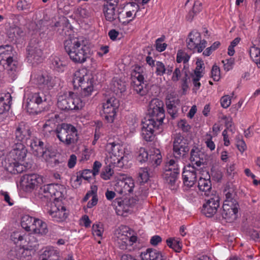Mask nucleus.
<instances>
[{"label": "nucleus", "mask_w": 260, "mask_h": 260, "mask_svg": "<svg viewBox=\"0 0 260 260\" xmlns=\"http://www.w3.org/2000/svg\"><path fill=\"white\" fill-rule=\"evenodd\" d=\"M130 228L126 226H121L119 229L117 236V243L118 246L121 249H125L127 248L128 244L125 242H123V240H126V241H130Z\"/></svg>", "instance_id": "nucleus-25"}, {"label": "nucleus", "mask_w": 260, "mask_h": 260, "mask_svg": "<svg viewBox=\"0 0 260 260\" xmlns=\"http://www.w3.org/2000/svg\"><path fill=\"white\" fill-rule=\"evenodd\" d=\"M219 207V198L218 196L211 194L209 199L206 200L202 208V212L207 217H212L217 211Z\"/></svg>", "instance_id": "nucleus-15"}, {"label": "nucleus", "mask_w": 260, "mask_h": 260, "mask_svg": "<svg viewBox=\"0 0 260 260\" xmlns=\"http://www.w3.org/2000/svg\"><path fill=\"white\" fill-rule=\"evenodd\" d=\"M172 76L171 80L173 82L178 81L181 78V73L179 68H176L173 72H172Z\"/></svg>", "instance_id": "nucleus-62"}, {"label": "nucleus", "mask_w": 260, "mask_h": 260, "mask_svg": "<svg viewBox=\"0 0 260 260\" xmlns=\"http://www.w3.org/2000/svg\"><path fill=\"white\" fill-rule=\"evenodd\" d=\"M17 160L10 161L8 160L5 165V170L12 174H15V171Z\"/></svg>", "instance_id": "nucleus-56"}, {"label": "nucleus", "mask_w": 260, "mask_h": 260, "mask_svg": "<svg viewBox=\"0 0 260 260\" xmlns=\"http://www.w3.org/2000/svg\"><path fill=\"white\" fill-rule=\"evenodd\" d=\"M187 48L193 52H201L206 47L207 41L202 40L200 32L196 30L191 31L186 41Z\"/></svg>", "instance_id": "nucleus-7"}, {"label": "nucleus", "mask_w": 260, "mask_h": 260, "mask_svg": "<svg viewBox=\"0 0 260 260\" xmlns=\"http://www.w3.org/2000/svg\"><path fill=\"white\" fill-rule=\"evenodd\" d=\"M119 106V100L115 97L108 98L106 102L103 103L104 116L107 122L110 123L113 122Z\"/></svg>", "instance_id": "nucleus-9"}, {"label": "nucleus", "mask_w": 260, "mask_h": 260, "mask_svg": "<svg viewBox=\"0 0 260 260\" xmlns=\"http://www.w3.org/2000/svg\"><path fill=\"white\" fill-rule=\"evenodd\" d=\"M167 245L176 252H179L181 247L179 241L173 238H170L166 241Z\"/></svg>", "instance_id": "nucleus-49"}, {"label": "nucleus", "mask_w": 260, "mask_h": 260, "mask_svg": "<svg viewBox=\"0 0 260 260\" xmlns=\"http://www.w3.org/2000/svg\"><path fill=\"white\" fill-rule=\"evenodd\" d=\"M162 101L158 99L151 101L148 109L149 118L147 119H154L158 124H161L165 117Z\"/></svg>", "instance_id": "nucleus-6"}, {"label": "nucleus", "mask_w": 260, "mask_h": 260, "mask_svg": "<svg viewBox=\"0 0 260 260\" xmlns=\"http://www.w3.org/2000/svg\"><path fill=\"white\" fill-rule=\"evenodd\" d=\"M201 175L199 177L198 181V188L202 192V194L209 196L211 193V182L209 173L204 169L199 170Z\"/></svg>", "instance_id": "nucleus-16"}, {"label": "nucleus", "mask_w": 260, "mask_h": 260, "mask_svg": "<svg viewBox=\"0 0 260 260\" xmlns=\"http://www.w3.org/2000/svg\"><path fill=\"white\" fill-rule=\"evenodd\" d=\"M205 143L206 146L211 151H213L215 148V144L212 141V136L209 133H207L205 136Z\"/></svg>", "instance_id": "nucleus-52"}, {"label": "nucleus", "mask_w": 260, "mask_h": 260, "mask_svg": "<svg viewBox=\"0 0 260 260\" xmlns=\"http://www.w3.org/2000/svg\"><path fill=\"white\" fill-rule=\"evenodd\" d=\"M179 173L171 172H164V178L166 183L169 185V188L173 190L176 188V182Z\"/></svg>", "instance_id": "nucleus-33"}, {"label": "nucleus", "mask_w": 260, "mask_h": 260, "mask_svg": "<svg viewBox=\"0 0 260 260\" xmlns=\"http://www.w3.org/2000/svg\"><path fill=\"white\" fill-rule=\"evenodd\" d=\"M39 193L42 194L44 197L49 198V184L44 185L40 188Z\"/></svg>", "instance_id": "nucleus-61"}, {"label": "nucleus", "mask_w": 260, "mask_h": 260, "mask_svg": "<svg viewBox=\"0 0 260 260\" xmlns=\"http://www.w3.org/2000/svg\"><path fill=\"white\" fill-rule=\"evenodd\" d=\"M144 72L143 67L140 66L133 67L131 71V86L137 93L141 96L146 93L144 89Z\"/></svg>", "instance_id": "nucleus-5"}, {"label": "nucleus", "mask_w": 260, "mask_h": 260, "mask_svg": "<svg viewBox=\"0 0 260 260\" xmlns=\"http://www.w3.org/2000/svg\"><path fill=\"white\" fill-rule=\"evenodd\" d=\"M178 126L184 132H188L191 128L190 125L185 119H181L178 121Z\"/></svg>", "instance_id": "nucleus-55"}, {"label": "nucleus", "mask_w": 260, "mask_h": 260, "mask_svg": "<svg viewBox=\"0 0 260 260\" xmlns=\"http://www.w3.org/2000/svg\"><path fill=\"white\" fill-rule=\"evenodd\" d=\"M31 134L29 126L25 122L21 121L16 126L14 132L15 142L23 143L30 138Z\"/></svg>", "instance_id": "nucleus-18"}, {"label": "nucleus", "mask_w": 260, "mask_h": 260, "mask_svg": "<svg viewBox=\"0 0 260 260\" xmlns=\"http://www.w3.org/2000/svg\"><path fill=\"white\" fill-rule=\"evenodd\" d=\"M43 182L42 177L37 174H25L21 177L20 185L25 191H31Z\"/></svg>", "instance_id": "nucleus-10"}, {"label": "nucleus", "mask_w": 260, "mask_h": 260, "mask_svg": "<svg viewBox=\"0 0 260 260\" xmlns=\"http://www.w3.org/2000/svg\"><path fill=\"white\" fill-rule=\"evenodd\" d=\"M137 157L140 162H145L149 159L152 162H154L156 166L160 164L161 159V155L159 149H153L149 154L146 149L142 147L140 148Z\"/></svg>", "instance_id": "nucleus-11"}, {"label": "nucleus", "mask_w": 260, "mask_h": 260, "mask_svg": "<svg viewBox=\"0 0 260 260\" xmlns=\"http://www.w3.org/2000/svg\"><path fill=\"white\" fill-rule=\"evenodd\" d=\"M165 40L164 37H161L160 38L156 39L155 41V48L157 51L158 52H162L164 51L167 47V44L165 43H163Z\"/></svg>", "instance_id": "nucleus-51"}, {"label": "nucleus", "mask_w": 260, "mask_h": 260, "mask_svg": "<svg viewBox=\"0 0 260 260\" xmlns=\"http://www.w3.org/2000/svg\"><path fill=\"white\" fill-rule=\"evenodd\" d=\"M10 154L14 160L23 161L26 156L27 150L23 143H14Z\"/></svg>", "instance_id": "nucleus-23"}, {"label": "nucleus", "mask_w": 260, "mask_h": 260, "mask_svg": "<svg viewBox=\"0 0 260 260\" xmlns=\"http://www.w3.org/2000/svg\"><path fill=\"white\" fill-rule=\"evenodd\" d=\"M141 260H163L164 255L160 251L153 248H147L140 254Z\"/></svg>", "instance_id": "nucleus-26"}, {"label": "nucleus", "mask_w": 260, "mask_h": 260, "mask_svg": "<svg viewBox=\"0 0 260 260\" xmlns=\"http://www.w3.org/2000/svg\"><path fill=\"white\" fill-rule=\"evenodd\" d=\"M36 83L40 88L49 90L55 86V78L48 74H39L35 77Z\"/></svg>", "instance_id": "nucleus-21"}, {"label": "nucleus", "mask_w": 260, "mask_h": 260, "mask_svg": "<svg viewBox=\"0 0 260 260\" xmlns=\"http://www.w3.org/2000/svg\"><path fill=\"white\" fill-rule=\"evenodd\" d=\"M155 73L158 76H162L165 74L170 75L173 71L172 66L166 67L163 62L157 61L155 62Z\"/></svg>", "instance_id": "nucleus-31"}, {"label": "nucleus", "mask_w": 260, "mask_h": 260, "mask_svg": "<svg viewBox=\"0 0 260 260\" xmlns=\"http://www.w3.org/2000/svg\"><path fill=\"white\" fill-rule=\"evenodd\" d=\"M39 260H58V255L54 250H46L40 255Z\"/></svg>", "instance_id": "nucleus-39"}, {"label": "nucleus", "mask_w": 260, "mask_h": 260, "mask_svg": "<svg viewBox=\"0 0 260 260\" xmlns=\"http://www.w3.org/2000/svg\"><path fill=\"white\" fill-rule=\"evenodd\" d=\"M85 101L81 99L75 93L69 91L58 96L57 105L60 110L69 112L82 109L85 105Z\"/></svg>", "instance_id": "nucleus-2"}, {"label": "nucleus", "mask_w": 260, "mask_h": 260, "mask_svg": "<svg viewBox=\"0 0 260 260\" xmlns=\"http://www.w3.org/2000/svg\"><path fill=\"white\" fill-rule=\"evenodd\" d=\"M86 44L83 38H69L64 42V48L74 62L82 63L90 57V49Z\"/></svg>", "instance_id": "nucleus-1"}, {"label": "nucleus", "mask_w": 260, "mask_h": 260, "mask_svg": "<svg viewBox=\"0 0 260 260\" xmlns=\"http://www.w3.org/2000/svg\"><path fill=\"white\" fill-rule=\"evenodd\" d=\"M236 145L238 150L241 152H243L247 148L245 142L240 137L237 138L236 139Z\"/></svg>", "instance_id": "nucleus-60"}, {"label": "nucleus", "mask_w": 260, "mask_h": 260, "mask_svg": "<svg viewBox=\"0 0 260 260\" xmlns=\"http://www.w3.org/2000/svg\"><path fill=\"white\" fill-rule=\"evenodd\" d=\"M114 174V171L111 168L110 165L105 167L101 173V177L104 180H107L110 179Z\"/></svg>", "instance_id": "nucleus-46"}, {"label": "nucleus", "mask_w": 260, "mask_h": 260, "mask_svg": "<svg viewBox=\"0 0 260 260\" xmlns=\"http://www.w3.org/2000/svg\"><path fill=\"white\" fill-rule=\"evenodd\" d=\"M118 80L114 79L110 84V89L116 94L118 95Z\"/></svg>", "instance_id": "nucleus-63"}, {"label": "nucleus", "mask_w": 260, "mask_h": 260, "mask_svg": "<svg viewBox=\"0 0 260 260\" xmlns=\"http://www.w3.org/2000/svg\"><path fill=\"white\" fill-rule=\"evenodd\" d=\"M27 99L43 107L50 100V96L49 94L41 91L29 93Z\"/></svg>", "instance_id": "nucleus-28"}, {"label": "nucleus", "mask_w": 260, "mask_h": 260, "mask_svg": "<svg viewBox=\"0 0 260 260\" xmlns=\"http://www.w3.org/2000/svg\"><path fill=\"white\" fill-rule=\"evenodd\" d=\"M188 150L187 140L181 135H176L173 142V154L175 157L180 158L183 157Z\"/></svg>", "instance_id": "nucleus-14"}, {"label": "nucleus", "mask_w": 260, "mask_h": 260, "mask_svg": "<svg viewBox=\"0 0 260 260\" xmlns=\"http://www.w3.org/2000/svg\"><path fill=\"white\" fill-rule=\"evenodd\" d=\"M32 232L35 234H46L48 232L47 224L42 220L36 218Z\"/></svg>", "instance_id": "nucleus-36"}, {"label": "nucleus", "mask_w": 260, "mask_h": 260, "mask_svg": "<svg viewBox=\"0 0 260 260\" xmlns=\"http://www.w3.org/2000/svg\"><path fill=\"white\" fill-rule=\"evenodd\" d=\"M26 234L23 232L16 231L13 232L10 236L11 240L15 243H20V245L23 244Z\"/></svg>", "instance_id": "nucleus-42"}, {"label": "nucleus", "mask_w": 260, "mask_h": 260, "mask_svg": "<svg viewBox=\"0 0 260 260\" xmlns=\"http://www.w3.org/2000/svg\"><path fill=\"white\" fill-rule=\"evenodd\" d=\"M201 155H203L202 152L196 147L192 148L190 151V160L192 166L196 165L197 167H201L203 165V159L201 157Z\"/></svg>", "instance_id": "nucleus-32"}, {"label": "nucleus", "mask_w": 260, "mask_h": 260, "mask_svg": "<svg viewBox=\"0 0 260 260\" xmlns=\"http://www.w3.org/2000/svg\"><path fill=\"white\" fill-rule=\"evenodd\" d=\"M34 254L32 250L22 244V246H15L11 249L8 253V256L12 260H29Z\"/></svg>", "instance_id": "nucleus-12"}, {"label": "nucleus", "mask_w": 260, "mask_h": 260, "mask_svg": "<svg viewBox=\"0 0 260 260\" xmlns=\"http://www.w3.org/2000/svg\"><path fill=\"white\" fill-rule=\"evenodd\" d=\"M12 96L10 93L7 92L1 95L0 97V114L8 112L11 107Z\"/></svg>", "instance_id": "nucleus-30"}, {"label": "nucleus", "mask_w": 260, "mask_h": 260, "mask_svg": "<svg viewBox=\"0 0 260 260\" xmlns=\"http://www.w3.org/2000/svg\"><path fill=\"white\" fill-rule=\"evenodd\" d=\"M222 62L223 64V67L224 70L226 71H229L230 70L232 69L233 67V65L235 63V60L234 58H230V59H227L222 61Z\"/></svg>", "instance_id": "nucleus-58"}, {"label": "nucleus", "mask_w": 260, "mask_h": 260, "mask_svg": "<svg viewBox=\"0 0 260 260\" xmlns=\"http://www.w3.org/2000/svg\"><path fill=\"white\" fill-rule=\"evenodd\" d=\"M249 54L252 60L260 67V49L252 46L249 49Z\"/></svg>", "instance_id": "nucleus-40"}, {"label": "nucleus", "mask_w": 260, "mask_h": 260, "mask_svg": "<svg viewBox=\"0 0 260 260\" xmlns=\"http://www.w3.org/2000/svg\"><path fill=\"white\" fill-rule=\"evenodd\" d=\"M73 84L75 88L80 87L83 90L81 95L87 97L91 95L93 90L92 77L90 75L82 74L80 71H77L74 74Z\"/></svg>", "instance_id": "nucleus-4"}, {"label": "nucleus", "mask_w": 260, "mask_h": 260, "mask_svg": "<svg viewBox=\"0 0 260 260\" xmlns=\"http://www.w3.org/2000/svg\"><path fill=\"white\" fill-rule=\"evenodd\" d=\"M126 16L125 17V15L121 12L119 13V15L118 16L119 21L122 23L123 26L127 25L130 22V19L128 17H130V11L126 12L125 13Z\"/></svg>", "instance_id": "nucleus-53"}, {"label": "nucleus", "mask_w": 260, "mask_h": 260, "mask_svg": "<svg viewBox=\"0 0 260 260\" xmlns=\"http://www.w3.org/2000/svg\"><path fill=\"white\" fill-rule=\"evenodd\" d=\"M23 244H25L26 247L30 250H32L34 253L38 249L39 246L38 241L36 237L32 234H26Z\"/></svg>", "instance_id": "nucleus-34"}, {"label": "nucleus", "mask_w": 260, "mask_h": 260, "mask_svg": "<svg viewBox=\"0 0 260 260\" xmlns=\"http://www.w3.org/2000/svg\"><path fill=\"white\" fill-rule=\"evenodd\" d=\"M225 199L223 203H229L232 205V203H238L235 197L236 196V191L235 188L234 187H229L224 190Z\"/></svg>", "instance_id": "nucleus-38"}, {"label": "nucleus", "mask_w": 260, "mask_h": 260, "mask_svg": "<svg viewBox=\"0 0 260 260\" xmlns=\"http://www.w3.org/2000/svg\"><path fill=\"white\" fill-rule=\"evenodd\" d=\"M118 3L114 1L107 2L104 5L103 12L106 19L110 22L115 20L117 17V14L115 12V7Z\"/></svg>", "instance_id": "nucleus-27"}, {"label": "nucleus", "mask_w": 260, "mask_h": 260, "mask_svg": "<svg viewBox=\"0 0 260 260\" xmlns=\"http://www.w3.org/2000/svg\"><path fill=\"white\" fill-rule=\"evenodd\" d=\"M211 75V77L214 81H218L219 80L220 76V69L217 66L214 65L212 67Z\"/></svg>", "instance_id": "nucleus-57"}, {"label": "nucleus", "mask_w": 260, "mask_h": 260, "mask_svg": "<svg viewBox=\"0 0 260 260\" xmlns=\"http://www.w3.org/2000/svg\"><path fill=\"white\" fill-rule=\"evenodd\" d=\"M66 211V209L64 206H61L60 209L54 206L52 207L48 213L54 220L61 221L67 218L68 215Z\"/></svg>", "instance_id": "nucleus-29"}, {"label": "nucleus", "mask_w": 260, "mask_h": 260, "mask_svg": "<svg viewBox=\"0 0 260 260\" xmlns=\"http://www.w3.org/2000/svg\"><path fill=\"white\" fill-rule=\"evenodd\" d=\"M249 235L253 240L260 242V232L255 230H252L249 232Z\"/></svg>", "instance_id": "nucleus-64"}, {"label": "nucleus", "mask_w": 260, "mask_h": 260, "mask_svg": "<svg viewBox=\"0 0 260 260\" xmlns=\"http://www.w3.org/2000/svg\"><path fill=\"white\" fill-rule=\"evenodd\" d=\"M31 5L26 0H20L17 3L16 7L19 11H26L25 13H28L30 8Z\"/></svg>", "instance_id": "nucleus-47"}, {"label": "nucleus", "mask_w": 260, "mask_h": 260, "mask_svg": "<svg viewBox=\"0 0 260 260\" xmlns=\"http://www.w3.org/2000/svg\"><path fill=\"white\" fill-rule=\"evenodd\" d=\"M58 184H49V198L54 197L55 199L59 198L61 192L57 190Z\"/></svg>", "instance_id": "nucleus-50"}, {"label": "nucleus", "mask_w": 260, "mask_h": 260, "mask_svg": "<svg viewBox=\"0 0 260 260\" xmlns=\"http://www.w3.org/2000/svg\"><path fill=\"white\" fill-rule=\"evenodd\" d=\"M149 177L150 176L147 168H142L139 170L137 181H138L140 184L147 182L148 181Z\"/></svg>", "instance_id": "nucleus-41"}, {"label": "nucleus", "mask_w": 260, "mask_h": 260, "mask_svg": "<svg viewBox=\"0 0 260 260\" xmlns=\"http://www.w3.org/2000/svg\"><path fill=\"white\" fill-rule=\"evenodd\" d=\"M27 58L32 64L38 63L43 60V53L36 39L30 40L27 47Z\"/></svg>", "instance_id": "nucleus-8"}, {"label": "nucleus", "mask_w": 260, "mask_h": 260, "mask_svg": "<svg viewBox=\"0 0 260 260\" xmlns=\"http://www.w3.org/2000/svg\"><path fill=\"white\" fill-rule=\"evenodd\" d=\"M26 108L27 111L32 114H37L41 112L44 109L43 106L27 99L26 100Z\"/></svg>", "instance_id": "nucleus-37"}, {"label": "nucleus", "mask_w": 260, "mask_h": 260, "mask_svg": "<svg viewBox=\"0 0 260 260\" xmlns=\"http://www.w3.org/2000/svg\"><path fill=\"white\" fill-rule=\"evenodd\" d=\"M117 214L124 217H128L130 214V199H119L114 201Z\"/></svg>", "instance_id": "nucleus-22"}, {"label": "nucleus", "mask_w": 260, "mask_h": 260, "mask_svg": "<svg viewBox=\"0 0 260 260\" xmlns=\"http://www.w3.org/2000/svg\"><path fill=\"white\" fill-rule=\"evenodd\" d=\"M220 45V43L219 41L215 42L210 47L206 49L203 54L206 56H209L213 51L219 47Z\"/></svg>", "instance_id": "nucleus-54"}, {"label": "nucleus", "mask_w": 260, "mask_h": 260, "mask_svg": "<svg viewBox=\"0 0 260 260\" xmlns=\"http://www.w3.org/2000/svg\"><path fill=\"white\" fill-rule=\"evenodd\" d=\"M190 56L186 53L179 50L177 54L176 61L178 63L183 62L184 63H186L189 60Z\"/></svg>", "instance_id": "nucleus-48"}, {"label": "nucleus", "mask_w": 260, "mask_h": 260, "mask_svg": "<svg viewBox=\"0 0 260 260\" xmlns=\"http://www.w3.org/2000/svg\"><path fill=\"white\" fill-rule=\"evenodd\" d=\"M36 218L28 215L22 217L21 221V226L27 231H32Z\"/></svg>", "instance_id": "nucleus-35"}, {"label": "nucleus", "mask_w": 260, "mask_h": 260, "mask_svg": "<svg viewBox=\"0 0 260 260\" xmlns=\"http://www.w3.org/2000/svg\"><path fill=\"white\" fill-rule=\"evenodd\" d=\"M238 203H223L222 206V216L227 222L234 221L237 217L238 212Z\"/></svg>", "instance_id": "nucleus-19"}, {"label": "nucleus", "mask_w": 260, "mask_h": 260, "mask_svg": "<svg viewBox=\"0 0 260 260\" xmlns=\"http://www.w3.org/2000/svg\"><path fill=\"white\" fill-rule=\"evenodd\" d=\"M29 146L35 156L45 158V156L48 149L47 145L40 139L34 138L31 139Z\"/></svg>", "instance_id": "nucleus-20"}, {"label": "nucleus", "mask_w": 260, "mask_h": 260, "mask_svg": "<svg viewBox=\"0 0 260 260\" xmlns=\"http://www.w3.org/2000/svg\"><path fill=\"white\" fill-rule=\"evenodd\" d=\"M164 170L165 172L179 173L178 165L177 162L173 159H170L166 162L164 167Z\"/></svg>", "instance_id": "nucleus-43"}, {"label": "nucleus", "mask_w": 260, "mask_h": 260, "mask_svg": "<svg viewBox=\"0 0 260 260\" xmlns=\"http://www.w3.org/2000/svg\"><path fill=\"white\" fill-rule=\"evenodd\" d=\"M16 52L12 46L6 45L0 46V63L8 72H16L18 62L16 60Z\"/></svg>", "instance_id": "nucleus-3"}, {"label": "nucleus", "mask_w": 260, "mask_h": 260, "mask_svg": "<svg viewBox=\"0 0 260 260\" xmlns=\"http://www.w3.org/2000/svg\"><path fill=\"white\" fill-rule=\"evenodd\" d=\"M77 131L76 128L71 124L62 123L59 127H57L56 130L57 137L59 140L62 143L65 139L68 138L70 134H72Z\"/></svg>", "instance_id": "nucleus-24"}, {"label": "nucleus", "mask_w": 260, "mask_h": 260, "mask_svg": "<svg viewBox=\"0 0 260 260\" xmlns=\"http://www.w3.org/2000/svg\"><path fill=\"white\" fill-rule=\"evenodd\" d=\"M52 64L54 69L58 72H63L66 67L65 63L58 57H55L53 59Z\"/></svg>", "instance_id": "nucleus-44"}, {"label": "nucleus", "mask_w": 260, "mask_h": 260, "mask_svg": "<svg viewBox=\"0 0 260 260\" xmlns=\"http://www.w3.org/2000/svg\"><path fill=\"white\" fill-rule=\"evenodd\" d=\"M231 100L229 95L223 96L220 99V104L223 108H228L231 105Z\"/></svg>", "instance_id": "nucleus-59"}, {"label": "nucleus", "mask_w": 260, "mask_h": 260, "mask_svg": "<svg viewBox=\"0 0 260 260\" xmlns=\"http://www.w3.org/2000/svg\"><path fill=\"white\" fill-rule=\"evenodd\" d=\"M79 137L77 131L70 134L68 136V138L65 139L64 142L63 143L67 146L75 145L78 141Z\"/></svg>", "instance_id": "nucleus-45"}, {"label": "nucleus", "mask_w": 260, "mask_h": 260, "mask_svg": "<svg viewBox=\"0 0 260 260\" xmlns=\"http://www.w3.org/2000/svg\"><path fill=\"white\" fill-rule=\"evenodd\" d=\"M142 136L147 142L152 141L154 137V131L159 125L154 119H146L142 122Z\"/></svg>", "instance_id": "nucleus-17"}, {"label": "nucleus", "mask_w": 260, "mask_h": 260, "mask_svg": "<svg viewBox=\"0 0 260 260\" xmlns=\"http://www.w3.org/2000/svg\"><path fill=\"white\" fill-rule=\"evenodd\" d=\"M202 169H198L194 166L191 165L184 167L182 173V177L185 186L189 187H192L196 182L197 176L199 175L200 177L202 173H200L199 170H202Z\"/></svg>", "instance_id": "nucleus-13"}]
</instances>
